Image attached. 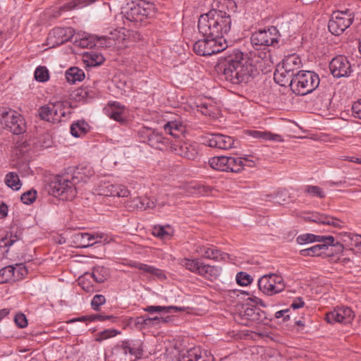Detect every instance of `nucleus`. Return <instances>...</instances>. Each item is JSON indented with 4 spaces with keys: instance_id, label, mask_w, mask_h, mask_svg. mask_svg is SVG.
Instances as JSON below:
<instances>
[{
    "instance_id": "14",
    "label": "nucleus",
    "mask_w": 361,
    "mask_h": 361,
    "mask_svg": "<svg viewBox=\"0 0 361 361\" xmlns=\"http://www.w3.org/2000/svg\"><path fill=\"white\" fill-rule=\"evenodd\" d=\"M329 69L334 78H347L353 72V66L346 56L339 55L331 61Z\"/></svg>"
},
{
    "instance_id": "45",
    "label": "nucleus",
    "mask_w": 361,
    "mask_h": 361,
    "mask_svg": "<svg viewBox=\"0 0 361 361\" xmlns=\"http://www.w3.org/2000/svg\"><path fill=\"white\" fill-rule=\"evenodd\" d=\"M102 40L106 41V37L104 36L98 37L94 35L85 36L80 39V45L82 47L86 48H92L93 47L97 46V44H99V46H103V43L102 42Z\"/></svg>"
},
{
    "instance_id": "31",
    "label": "nucleus",
    "mask_w": 361,
    "mask_h": 361,
    "mask_svg": "<svg viewBox=\"0 0 361 361\" xmlns=\"http://www.w3.org/2000/svg\"><path fill=\"white\" fill-rule=\"evenodd\" d=\"M295 75V73L288 71V70L286 71L278 65L274 74V79L280 85L286 86L289 85L292 89V84Z\"/></svg>"
},
{
    "instance_id": "47",
    "label": "nucleus",
    "mask_w": 361,
    "mask_h": 361,
    "mask_svg": "<svg viewBox=\"0 0 361 361\" xmlns=\"http://www.w3.org/2000/svg\"><path fill=\"white\" fill-rule=\"evenodd\" d=\"M97 0H72L71 1L64 4L61 6L62 11H71L73 9H80L87 6Z\"/></svg>"
},
{
    "instance_id": "41",
    "label": "nucleus",
    "mask_w": 361,
    "mask_h": 361,
    "mask_svg": "<svg viewBox=\"0 0 361 361\" xmlns=\"http://www.w3.org/2000/svg\"><path fill=\"white\" fill-rule=\"evenodd\" d=\"M152 234L160 239L168 240L173 235V229L169 224L165 226L157 225L154 226Z\"/></svg>"
},
{
    "instance_id": "44",
    "label": "nucleus",
    "mask_w": 361,
    "mask_h": 361,
    "mask_svg": "<svg viewBox=\"0 0 361 361\" xmlns=\"http://www.w3.org/2000/svg\"><path fill=\"white\" fill-rule=\"evenodd\" d=\"M145 312H147L149 314L154 313H171L172 312H177L182 310L181 307H178L176 306H155V305H149L143 308Z\"/></svg>"
},
{
    "instance_id": "26",
    "label": "nucleus",
    "mask_w": 361,
    "mask_h": 361,
    "mask_svg": "<svg viewBox=\"0 0 361 361\" xmlns=\"http://www.w3.org/2000/svg\"><path fill=\"white\" fill-rule=\"evenodd\" d=\"M169 146L177 154L188 159H195L198 154L195 145L186 142H176L171 143Z\"/></svg>"
},
{
    "instance_id": "20",
    "label": "nucleus",
    "mask_w": 361,
    "mask_h": 361,
    "mask_svg": "<svg viewBox=\"0 0 361 361\" xmlns=\"http://www.w3.org/2000/svg\"><path fill=\"white\" fill-rule=\"evenodd\" d=\"M336 247L338 252L343 251V246L341 244L337 243L333 244H326L322 243L321 244L315 245L306 249L300 250L299 254L302 257H319L322 255H329L328 252L329 247Z\"/></svg>"
},
{
    "instance_id": "58",
    "label": "nucleus",
    "mask_w": 361,
    "mask_h": 361,
    "mask_svg": "<svg viewBox=\"0 0 361 361\" xmlns=\"http://www.w3.org/2000/svg\"><path fill=\"white\" fill-rule=\"evenodd\" d=\"M106 302V298L103 295H95L92 301L91 306L94 310H98L99 307Z\"/></svg>"
},
{
    "instance_id": "48",
    "label": "nucleus",
    "mask_w": 361,
    "mask_h": 361,
    "mask_svg": "<svg viewBox=\"0 0 361 361\" xmlns=\"http://www.w3.org/2000/svg\"><path fill=\"white\" fill-rule=\"evenodd\" d=\"M92 279L96 283H103L109 276V271L104 267H95L93 268L92 273H90Z\"/></svg>"
},
{
    "instance_id": "2",
    "label": "nucleus",
    "mask_w": 361,
    "mask_h": 361,
    "mask_svg": "<svg viewBox=\"0 0 361 361\" xmlns=\"http://www.w3.org/2000/svg\"><path fill=\"white\" fill-rule=\"evenodd\" d=\"M207 191L208 190L205 186L194 183L174 189L173 192L167 194V202H159L156 203L152 199H150L148 197H137V198L133 199L131 202L133 207L140 210H146L147 209L154 208L157 204L160 207H164L165 204H173L178 198L183 196L203 195L207 192Z\"/></svg>"
},
{
    "instance_id": "28",
    "label": "nucleus",
    "mask_w": 361,
    "mask_h": 361,
    "mask_svg": "<svg viewBox=\"0 0 361 361\" xmlns=\"http://www.w3.org/2000/svg\"><path fill=\"white\" fill-rule=\"evenodd\" d=\"M53 115L56 123L67 120L71 114L70 104L67 101H56L52 102Z\"/></svg>"
},
{
    "instance_id": "22",
    "label": "nucleus",
    "mask_w": 361,
    "mask_h": 361,
    "mask_svg": "<svg viewBox=\"0 0 361 361\" xmlns=\"http://www.w3.org/2000/svg\"><path fill=\"white\" fill-rule=\"evenodd\" d=\"M104 235L97 233H76L73 235V240L78 247H88L96 243H101Z\"/></svg>"
},
{
    "instance_id": "52",
    "label": "nucleus",
    "mask_w": 361,
    "mask_h": 361,
    "mask_svg": "<svg viewBox=\"0 0 361 361\" xmlns=\"http://www.w3.org/2000/svg\"><path fill=\"white\" fill-rule=\"evenodd\" d=\"M35 78L40 82H47L49 79L48 69L44 66H38L35 71Z\"/></svg>"
},
{
    "instance_id": "30",
    "label": "nucleus",
    "mask_w": 361,
    "mask_h": 361,
    "mask_svg": "<svg viewBox=\"0 0 361 361\" xmlns=\"http://www.w3.org/2000/svg\"><path fill=\"white\" fill-rule=\"evenodd\" d=\"M334 238L332 235H317L312 233H305L297 237L296 241L300 245H305L314 242L333 244Z\"/></svg>"
},
{
    "instance_id": "10",
    "label": "nucleus",
    "mask_w": 361,
    "mask_h": 361,
    "mask_svg": "<svg viewBox=\"0 0 361 361\" xmlns=\"http://www.w3.org/2000/svg\"><path fill=\"white\" fill-rule=\"evenodd\" d=\"M353 20L354 13L349 9L334 12L329 21V30L333 35H339L352 24Z\"/></svg>"
},
{
    "instance_id": "29",
    "label": "nucleus",
    "mask_w": 361,
    "mask_h": 361,
    "mask_svg": "<svg viewBox=\"0 0 361 361\" xmlns=\"http://www.w3.org/2000/svg\"><path fill=\"white\" fill-rule=\"evenodd\" d=\"M264 314V312L258 307H245L243 308V310L240 312L239 315L242 319L245 320L242 324L247 326L248 325V322H261Z\"/></svg>"
},
{
    "instance_id": "40",
    "label": "nucleus",
    "mask_w": 361,
    "mask_h": 361,
    "mask_svg": "<svg viewBox=\"0 0 361 361\" xmlns=\"http://www.w3.org/2000/svg\"><path fill=\"white\" fill-rule=\"evenodd\" d=\"M84 61L87 66H97L103 63L104 57L101 53L94 51L87 52L84 55Z\"/></svg>"
},
{
    "instance_id": "19",
    "label": "nucleus",
    "mask_w": 361,
    "mask_h": 361,
    "mask_svg": "<svg viewBox=\"0 0 361 361\" xmlns=\"http://www.w3.org/2000/svg\"><path fill=\"white\" fill-rule=\"evenodd\" d=\"M27 274V269L22 264L9 265L0 269V283L22 279Z\"/></svg>"
},
{
    "instance_id": "37",
    "label": "nucleus",
    "mask_w": 361,
    "mask_h": 361,
    "mask_svg": "<svg viewBox=\"0 0 361 361\" xmlns=\"http://www.w3.org/2000/svg\"><path fill=\"white\" fill-rule=\"evenodd\" d=\"M221 272V269L219 267L202 263L199 275L207 280L214 281L220 276Z\"/></svg>"
},
{
    "instance_id": "59",
    "label": "nucleus",
    "mask_w": 361,
    "mask_h": 361,
    "mask_svg": "<svg viewBox=\"0 0 361 361\" xmlns=\"http://www.w3.org/2000/svg\"><path fill=\"white\" fill-rule=\"evenodd\" d=\"M14 322L19 328H25L27 326V320L25 315L21 312H18L14 317Z\"/></svg>"
},
{
    "instance_id": "13",
    "label": "nucleus",
    "mask_w": 361,
    "mask_h": 361,
    "mask_svg": "<svg viewBox=\"0 0 361 361\" xmlns=\"http://www.w3.org/2000/svg\"><path fill=\"white\" fill-rule=\"evenodd\" d=\"M213 16L212 10L209 11L207 13L201 15L198 20V30L204 37L220 39L221 37H220L218 29L216 27V25L218 24V21H215Z\"/></svg>"
},
{
    "instance_id": "11",
    "label": "nucleus",
    "mask_w": 361,
    "mask_h": 361,
    "mask_svg": "<svg viewBox=\"0 0 361 361\" xmlns=\"http://www.w3.org/2000/svg\"><path fill=\"white\" fill-rule=\"evenodd\" d=\"M137 135L140 142L147 143L155 149L162 150L171 144L168 138L154 128L142 127L139 129Z\"/></svg>"
},
{
    "instance_id": "9",
    "label": "nucleus",
    "mask_w": 361,
    "mask_h": 361,
    "mask_svg": "<svg viewBox=\"0 0 361 361\" xmlns=\"http://www.w3.org/2000/svg\"><path fill=\"white\" fill-rule=\"evenodd\" d=\"M226 47V39L204 37L194 44L193 51L200 56H211L224 51Z\"/></svg>"
},
{
    "instance_id": "46",
    "label": "nucleus",
    "mask_w": 361,
    "mask_h": 361,
    "mask_svg": "<svg viewBox=\"0 0 361 361\" xmlns=\"http://www.w3.org/2000/svg\"><path fill=\"white\" fill-rule=\"evenodd\" d=\"M203 262L198 259H189L184 258L181 260L180 264L188 271L198 274H200V269Z\"/></svg>"
},
{
    "instance_id": "61",
    "label": "nucleus",
    "mask_w": 361,
    "mask_h": 361,
    "mask_svg": "<svg viewBox=\"0 0 361 361\" xmlns=\"http://www.w3.org/2000/svg\"><path fill=\"white\" fill-rule=\"evenodd\" d=\"M324 185L328 186V187L336 186V187L345 188V187L349 186L350 185L347 183L346 180H339V181H336V182H334L332 180H328L324 183Z\"/></svg>"
},
{
    "instance_id": "32",
    "label": "nucleus",
    "mask_w": 361,
    "mask_h": 361,
    "mask_svg": "<svg viewBox=\"0 0 361 361\" xmlns=\"http://www.w3.org/2000/svg\"><path fill=\"white\" fill-rule=\"evenodd\" d=\"M128 265L131 268H135L140 270L142 274H149L152 276H155L160 279H166V275L164 273V271L153 266H150L136 261L130 262Z\"/></svg>"
},
{
    "instance_id": "60",
    "label": "nucleus",
    "mask_w": 361,
    "mask_h": 361,
    "mask_svg": "<svg viewBox=\"0 0 361 361\" xmlns=\"http://www.w3.org/2000/svg\"><path fill=\"white\" fill-rule=\"evenodd\" d=\"M352 113L354 117L361 119V99L353 103Z\"/></svg>"
},
{
    "instance_id": "24",
    "label": "nucleus",
    "mask_w": 361,
    "mask_h": 361,
    "mask_svg": "<svg viewBox=\"0 0 361 361\" xmlns=\"http://www.w3.org/2000/svg\"><path fill=\"white\" fill-rule=\"evenodd\" d=\"M215 21H218L216 25L221 37L225 39V36L228 35L231 27V16L225 11L212 9Z\"/></svg>"
},
{
    "instance_id": "15",
    "label": "nucleus",
    "mask_w": 361,
    "mask_h": 361,
    "mask_svg": "<svg viewBox=\"0 0 361 361\" xmlns=\"http://www.w3.org/2000/svg\"><path fill=\"white\" fill-rule=\"evenodd\" d=\"M99 195L128 197L130 190L123 185L114 184L109 181H101L95 189Z\"/></svg>"
},
{
    "instance_id": "53",
    "label": "nucleus",
    "mask_w": 361,
    "mask_h": 361,
    "mask_svg": "<svg viewBox=\"0 0 361 361\" xmlns=\"http://www.w3.org/2000/svg\"><path fill=\"white\" fill-rule=\"evenodd\" d=\"M304 192L309 194L311 197H317L319 198L325 197V193L321 188L316 185H306Z\"/></svg>"
},
{
    "instance_id": "3",
    "label": "nucleus",
    "mask_w": 361,
    "mask_h": 361,
    "mask_svg": "<svg viewBox=\"0 0 361 361\" xmlns=\"http://www.w3.org/2000/svg\"><path fill=\"white\" fill-rule=\"evenodd\" d=\"M143 343L139 339H126L118 343L106 354L107 361H133L140 358Z\"/></svg>"
},
{
    "instance_id": "36",
    "label": "nucleus",
    "mask_w": 361,
    "mask_h": 361,
    "mask_svg": "<svg viewBox=\"0 0 361 361\" xmlns=\"http://www.w3.org/2000/svg\"><path fill=\"white\" fill-rule=\"evenodd\" d=\"M20 239L19 235L17 234V232H13V231H10L8 232L6 235L2 238L0 240V253L3 255H5L6 253L8 252L9 247L11 246L14 243L18 241Z\"/></svg>"
},
{
    "instance_id": "43",
    "label": "nucleus",
    "mask_w": 361,
    "mask_h": 361,
    "mask_svg": "<svg viewBox=\"0 0 361 361\" xmlns=\"http://www.w3.org/2000/svg\"><path fill=\"white\" fill-rule=\"evenodd\" d=\"M53 106L52 102H49L47 105L42 106L38 109V116L40 119L52 123H56L54 116L53 115Z\"/></svg>"
},
{
    "instance_id": "49",
    "label": "nucleus",
    "mask_w": 361,
    "mask_h": 361,
    "mask_svg": "<svg viewBox=\"0 0 361 361\" xmlns=\"http://www.w3.org/2000/svg\"><path fill=\"white\" fill-rule=\"evenodd\" d=\"M6 185L13 190H18L22 186L18 175L16 172H9L5 177Z\"/></svg>"
},
{
    "instance_id": "6",
    "label": "nucleus",
    "mask_w": 361,
    "mask_h": 361,
    "mask_svg": "<svg viewBox=\"0 0 361 361\" xmlns=\"http://www.w3.org/2000/svg\"><path fill=\"white\" fill-rule=\"evenodd\" d=\"M252 163L246 157H214L209 160V164L212 169L232 173H240L245 166H252Z\"/></svg>"
},
{
    "instance_id": "7",
    "label": "nucleus",
    "mask_w": 361,
    "mask_h": 361,
    "mask_svg": "<svg viewBox=\"0 0 361 361\" xmlns=\"http://www.w3.org/2000/svg\"><path fill=\"white\" fill-rule=\"evenodd\" d=\"M320 82L319 75L310 71H298L292 84V91L298 95H306L315 90Z\"/></svg>"
},
{
    "instance_id": "4",
    "label": "nucleus",
    "mask_w": 361,
    "mask_h": 361,
    "mask_svg": "<svg viewBox=\"0 0 361 361\" xmlns=\"http://www.w3.org/2000/svg\"><path fill=\"white\" fill-rule=\"evenodd\" d=\"M156 12L157 8L152 2L145 0H140L136 4L133 2L123 12L124 23H129L139 26L148 18H153Z\"/></svg>"
},
{
    "instance_id": "33",
    "label": "nucleus",
    "mask_w": 361,
    "mask_h": 361,
    "mask_svg": "<svg viewBox=\"0 0 361 361\" xmlns=\"http://www.w3.org/2000/svg\"><path fill=\"white\" fill-rule=\"evenodd\" d=\"M305 219L317 224L331 225L334 227L340 226V221L338 219L319 212L309 214L305 217Z\"/></svg>"
},
{
    "instance_id": "34",
    "label": "nucleus",
    "mask_w": 361,
    "mask_h": 361,
    "mask_svg": "<svg viewBox=\"0 0 361 361\" xmlns=\"http://www.w3.org/2000/svg\"><path fill=\"white\" fill-rule=\"evenodd\" d=\"M164 130L170 135L176 138L183 136L185 131V127L179 120L169 121L164 125Z\"/></svg>"
},
{
    "instance_id": "51",
    "label": "nucleus",
    "mask_w": 361,
    "mask_h": 361,
    "mask_svg": "<svg viewBox=\"0 0 361 361\" xmlns=\"http://www.w3.org/2000/svg\"><path fill=\"white\" fill-rule=\"evenodd\" d=\"M121 334V331L115 329H108L98 332L95 336V341L102 342L104 340L114 338Z\"/></svg>"
},
{
    "instance_id": "5",
    "label": "nucleus",
    "mask_w": 361,
    "mask_h": 361,
    "mask_svg": "<svg viewBox=\"0 0 361 361\" xmlns=\"http://www.w3.org/2000/svg\"><path fill=\"white\" fill-rule=\"evenodd\" d=\"M48 192L62 200H72L77 195L74 177L68 175L55 176L49 183Z\"/></svg>"
},
{
    "instance_id": "21",
    "label": "nucleus",
    "mask_w": 361,
    "mask_h": 361,
    "mask_svg": "<svg viewBox=\"0 0 361 361\" xmlns=\"http://www.w3.org/2000/svg\"><path fill=\"white\" fill-rule=\"evenodd\" d=\"M195 251L203 258L216 261H226L229 258L227 253L222 252L215 246L209 244L197 245Z\"/></svg>"
},
{
    "instance_id": "27",
    "label": "nucleus",
    "mask_w": 361,
    "mask_h": 361,
    "mask_svg": "<svg viewBox=\"0 0 361 361\" xmlns=\"http://www.w3.org/2000/svg\"><path fill=\"white\" fill-rule=\"evenodd\" d=\"M104 110L109 118L116 121L124 122L126 121V107L119 102H114L109 103Z\"/></svg>"
},
{
    "instance_id": "50",
    "label": "nucleus",
    "mask_w": 361,
    "mask_h": 361,
    "mask_svg": "<svg viewBox=\"0 0 361 361\" xmlns=\"http://www.w3.org/2000/svg\"><path fill=\"white\" fill-rule=\"evenodd\" d=\"M93 279L90 273H85L78 279V284L86 292L90 293L94 291Z\"/></svg>"
},
{
    "instance_id": "54",
    "label": "nucleus",
    "mask_w": 361,
    "mask_h": 361,
    "mask_svg": "<svg viewBox=\"0 0 361 361\" xmlns=\"http://www.w3.org/2000/svg\"><path fill=\"white\" fill-rule=\"evenodd\" d=\"M133 324L134 326L138 330L144 329L147 326H152L151 319H149V317H145L144 316L135 318L133 319Z\"/></svg>"
},
{
    "instance_id": "12",
    "label": "nucleus",
    "mask_w": 361,
    "mask_h": 361,
    "mask_svg": "<svg viewBox=\"0 0 361 361\" xmlns=\"http://www.w3.org/2000/svg\"><path fill=\"white\" fill-rule=\"evenodd\" d=\"M259 289L267 295H274L283 291L285 283L281 276L269 274L262 276L258 280Z\"/></svg>"
},
{
    "instance_id": "35",
    "label": "nucleus",
    "mask_w": 361,
    "mask_h": 361,
    "mask_svg": "<svg viewBox=\"0 0 361 361\" xmlns=\"http://www.w3.org/2000/svg\"><path fill=\"white\" fill-rule=\"evenodd\" d=\"M301 63L300 56L293 54L286 56L279 66L286 71L288 70V71L295 73V71H297L300 68Z\"/></svg>"
},
{
    "instance_id": "16",
    "label": "nucleus",
    "mask_w": 361,
    "mask_h": 361,
    "mask_svg": "<svg viewBox=\"0 0 361 361\" xmlns=\"http://www.w3.org/2000/svg\"><path fill=\"white\" fill-rule=\"evenodd\" d=\"M74 35L71 27H55L52 29L47 38V45L49 48L59 47L69 41Z\"/></svg>"
},
{
    "instance_id": "1",
    "label": "nucleus",
    "mask_w": 361,
    "mask_h": 361,
    "mask_svg": "<svg viewBox=\"0 0 361 361\" xmlns=\"http://www.w3.org/2000/svg\"><path fill=\"white\" fill-rule=\"evenodd\" d=\"M254 66L244 57L242 51H234L224 63L223 75L232 84L247 83L252 78Z\"/></svg>"
},
{
    "instance_id": "23",
    "label": "nucleus",
    "mask_w": 361,
    "mask_h": 361,
    "mask_svg": "<svg viewBox=\"0 0 361 361\" xmlns=\"http://www.w3.org/2000/svg\"><path fill=\"white\" fill-rule=\"evenodd\" d=\"M205 142L210 147L220 149L226 150L234 147L233 138L222 134H212L206 137Z\"/></svg>"
},
{
    "instance_id": "56",
    "label": "nucleus",
    "mask_w": 361,
    "mask_h": 361,
    "mask_svg": "<svg viewBox=\"0 0 361 361\" xmlns=\"http://www.w3.org/2000/svg\"><path fill=\"white\" fill-rule=\"evenodd\" d=\"M37 197V192L34 190H30L24 192L20 197V200L23 203L25 204H32Z\"/></svg>"
},
{
    "instance_id": "63",
    "label": "nucleus",
    "mask_w": 361,
    "mask_h": 361,
    "mask_svg": "<svg viewBox=\"0 0 361 361\" xmlns=\"http://www.w3.org/2000/svg\"><path fill=\"white\" fill-rule=\"evenodd\" d=\"M289 309L282 310L275 313V317L277 319L283 317V320L286 321L289 319L288 314Z\"/></svg>"
},
{
    "instance_id": "39",
    "label": "nucleus",
    "mask_w": 361,
    "mask_h": 361,
    "mask_svg": "<svg viewBox=\"0 0 361 361\" xmlns=\"http://www.w3.org/2000/svg\"><path fill=\"white\" fill-rule=\"evenodd\" d=\"M66 78L69 83L75 84L85 78L84 71L78 67H71L66 71Z\"/></svg>"
},
{
    "instance_id": "62",
    "label": "nucleus",
    "mask_w": 361,
    "mask_h": 361,
    "mask_svg": "<svg viewBox=\"0 0 361 361\" xmlns=\"http://www.w3.org/2000/svg\"><path fill=\"white\" fill-rule=\"evenodd\" d=\"M151 319V325L153 326L154 324H159L160 322L166 323L169 321V317H149Z\"/></svg>"
},
{
    "instance_id": "57",
    "label": "nucleus",
    "mask_w": 361,
    "mask_h": 361,
    "mask_svg": "<svg viewBox=\"0 0 361 361\" xmlns=\"http://www.w3.org/2000/svg\"><path fill=\"white\" fill-rule=\"evenodd\" d=\"M345 239V242H348L350 246L360 247L361 246V235L355 233H348Z\"/></svg>"
},
{
    "instance_id": "25",
    "label": "nucleus",
    "mask_w": 361,
    "mask_h": 361,
    "mask_svg": "<svg viewBox=\"0 0 361 361\" xmlns=\"http://www.w3.org/2000/svg\"><path fill=\"white\" fill-rule=\"evenodd\" d=\"M213 357L200 347H194L178 357L177 361H213Z\"/></svg>"
},
{
    "instance_id": "64",
    "label": "nucleus",
    "mask_w": 361,
    "mask_h": 361,
    "mask_svg": "<svg viewBox=\"0 0 361 361\" xmlns=\"http://www.w3.org/2000/svg\"><path fill=\"white\" fill-rule=\"evenodd\" d=\"M304 305L303 300L300 298H298L293 300L290 307L293 310H296L302 307Z\"/></svg>"
},
{
    "instance_id": "17",
    "label": "nucleus",
    "mask_w": 361,
    "mask_h": 361,
    "mask_svg": "<svg viewBox=\"0 0 361 361\" xmlns=\"http://www.w3.org/2000/svg\"><path fill=\"white\" fill-rule=\"evenodd\" d=\"M2 122L5 127L15 135H20L25 131L23 118L15 111L10 110L3 113Z\"/></svg>"
},
{
    "instance_id": "38",
    "label": "nucleus",
    "mask_w": 361,
    "mask_h": 361,
    "mask_svg": "<svg viewBox=\"0 0 361 361\" xmlns=\"http://www.w3.org/2000/svg\"><path fill=\"white\" fill-rule=\"evenodd\" d=\"M250 135L261 141H274L281 142L283 141V137L279 134L272 133L269 131L251 130Z\"/></svg>"
},
{
    "instance_id": "8",
    "label": "nucleus",
    "mask_w": 361,
    "mask_h": 361,
    "mask_svg": "<svg viewBox=\"0 0 361 361\" xmlns=\"http://www.w3.org/2000/svg\"><path fill=\"white\" fill-rule=\"evenodd\" d=\"M280 36L278 29L274 26H270L254 32L250 37V42L257 49L269 46L274 47L278 44Z\"/></svg>"
},
{
    "instance_id": "42",
    "label": "nucleus",
    "mask_w": 361,
    "mask_h": 361,
    "mask_svg": "<svg viewBox=\"0 0 361 361\" xmlns=\"http://www.w3.org/2000/svg\"><path fill=\"white\" fill-rule=\"evenodd\" d=\"M89 130V125L85 121H78L71 126L70 131L75 137L85 135Z\"/></svg>"
},
{
    "instance_id": "55",
    "label": "nucleus",
    "mask_w": 361,
    "mask_h": 361,
    "mask_svg": "<svg viewBox=\"0 0 361 361\" xmlns=\"http://www.w3.org/2000/svg\"><path fill=\"white\" fill-rule=\"evenodd\" d=\"M236 281L240 286H247L252 281V278L250 274L240 271L236 275Z\"/></svg>"
},
{
    "instance_id": "18",
    "label": "nucleus",
    "mask_w": 361,
    "mask_h": 361,
    "mask_svg": "<svg viewBox=\"0 0 361 361\" xmlns=\"http://www.w3.org/2000/svg\"><path fill=\"white\" fill-rule=\"evenodd\" d=\"M355 314L351 308L348 307H337L334 310L326 314V320L328 323L350 324L354 319Z\"/></svg>"
}]
</instances>
